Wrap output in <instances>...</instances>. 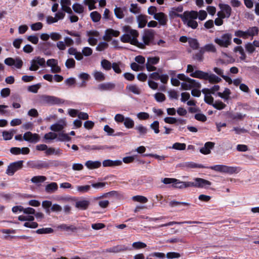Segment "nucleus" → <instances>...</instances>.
I'll return each mask as SVG.
<instances>
[{"mask_svg":"<svg viewBox=\"0 0 259 259\" xmlns=\"http://www.w3.org/2000/svg\"><path fill=\"white\" fill-rule=\"evenodd\" d=\"M186 72L191 73L190 76L192 77L208 80L210 83L212 84L219 83L222 80L220 77L213 73H208L199 70L194 72L193 66L190 64L187 65Z\"/></svg>","mask_w":259,"mask_h":259,"instance_id":"nucleus-1","label":"nucleus"},{"mask_svg":"<svg viewBox=\"0 0 259 259\" xmlns=\"http://www.w3.org/2000/svg\"><path fill=\"white\" fill-rule=\"evenodd\" d=\"M122 31L125 33L121 36L120 40L124 43H130L133 45L138 46L139 48H142L143 45L139 43L137 37L139 35L138 32L134 29H132L130 26L125 25L122 28Z\"/></svg>","mask_w":259,"mask_h":259,"instance_id":"nucleus-2","label":"nucleus"},{"mask_svg":"<svg viewBox=\"0 0 259 259\" xmlns=\"http://www.w3.org/2000/svg\"><path fill=\"white\" fill-rule=\"evenodd\" d=\"M184 24L188 27L195 29L197 28L198 24L196 19L198 16V12L195 11H185L183 15L179 16Z\"/></svg>","mask_w":259,"mask_h":259,"instance_id":"nucleus-3","label":"nucleus"},{"mask_svg":"<svg viewBox=\"0 0 259 259\" xmlns=\"http://www.w3.org/2000/svg\"><path fill=\"white\" fill-rule=\"evenodd\" d=\"M206 168H209L214 171L226 173L229 175L233 174H237L240 171V168L239 167L236 166H229L225 165H215L213 166H210L209 167H206Z\"/></svg>","mask_w":259,"mask_h":259,"instance_id":"nucleus-4","label":"nucleus"},{"mask_svg":"<svg viewBox=\"0 0 259 259\" xmlns=\"http://www.w3.org/2000/svg\"><path fill=\"white\" fill-rule=\"evenodd\" d=\"M232 35L230 33L223 34L220 37H217L214 42L222 48H228L232 44Z\"/></svg>","mask_w":259,"mask_h":259,"instance_id":"nucleus-5","label":"nucleus"},{"mask_svg":"<svg viewBox=\"0 0 259 259\" xmlns=\"http://www.w3.org/2000/svg\"><path fill=\"white\" fill-rule=\"evenodd\" d=\"M114 120L117 123H123L126 128H133L135 125L134 120L130 117H124L122 114H116L114 116Z\"/></svg>","mask_w":259,"mask_h":259,"instance_id":"nucleus-6","label":"nucleus"},{"mask_svg":"<svg viewBox=\"0 0 259 259\" xmlns=\"http://www.w3.org/2000/svg\"><path fill=\"white\" fill-rule=\"evenodd\" d=\"M211 185V183L210 181L199 178H195L193 182H190V187L206 188Z\"/></svg>","mask_w":259,"mask_h":259,"instance_id":"nucleus-7","label":"nucleus"},{"mask_svg":"<svg viewBox=\"0 0 259 259\" xmlns=\"http://www.w3.org/2000/svg\"><path fill=\"white\" fill-rule=\"evenodd\" d=\"M160 60L159 57H148L147 62L145 64L146 69L149 72L154 71L157 70V68L154 66L157 64Z\"/></svg>","mask_w":259,"mask_h":259,"instance_id":"nucleus-8","label":"nucleus"},{"mask_svg":"<svg viewBox=\"0 0 259 259\" xmlns=\"http://www.w3.org/2000/svg\"><path fill=\"white\" fill-rule=\"evenodd\" d=\"M23 164V160H19L10 163L8 166L6 173L9 176H13L16 171L22 168Z\"/></svg>","mask_w":259,"mask_h":259,"instance_id":"nucleus-9","label":"nucleus"},{"mask_svg":"<svg viewBox=\"0 0 259 259\" xmlns=\"http://www.w3.org/2000/svg\"><path fill=\"white\" fill-rule=\"evenodd\" d=\"M45 63L46 61L44 58L40 57H35L31 61V65L29 69L31 71H36L38 69L39 66L44 67Z\"/></svg>","mask_w":259,"mask_h":259,"instance_id":"nucleus-10","label":"nucleus"},{"mask_svg":"<svg viewBox=\"0 0 259 259\" xmlns=\"http://www.w3.org/2000/svg\"><path fill=\"white\" fill-rule=\"evenodd\" d=\"M221 11H219L217 15L222 16V17L228 18L230 17L232 13L231 7L227 4H220L219 5Z\"/></svg>","mask_w":259,"mask_h":259,"instance_id":"nucleus-11","label":"nucleus"},{"mask_svg":"<svg viewBox=\"0 0 259 259\" xmlns=\"http://www.w3.org/2000/svg\"><path fill=\"white\" fill-rule=\"evenodd\" d=\"M4 63L9 66H14L16 68L20 69L23 65L22 60L18 57L16 58H7L4 60Z\"/></svg>","mask_w":259,"mask_h":259,"instance_id":"nucleus-12","label":"nucleus"},{"mask_svg":"<svg viewBox=\"0 0 259 259\" xmlns=\"http://www.w3.org/2000/svg\"><path fill=\"white\" fill-rule=\"evenodd\" d=\"M41 100L44 103L50 105L60 104L64 102L62 99L59 98L47 95L42 96L41 97Z\"/></svg>","mask_w":259,"mask_h":259,"instance_id":"nucleus-13","label":"nucleus"},{"mask_svg":"<svg viewBox=\"0 0 259 259\" xmlns=\"http://www.w3.org/2000/svg\"><path fill=\"white\" fill-rule=\"evenodd\" d=\"M88 36V41L91 46H95L98 42L99 33L96 30H90L87 32Z\"/></svg>","mask_w":259,"mask_h":259,"instance_id":"nucleus-14","label":"nucleus"},{"mask_svg":"<svg viewBox=\"0 0 259 259\" xmlns=\"http://www.w3.org/2000/svg\"><path fill=\"white\" fill-rule=\"evenodd\" d=\"M177 77L181 80H183L184 82L181 83V88L184 90H189L192 88V85L190 83V80L191 78L186 76L184 74H179Z\"/></svg>","mask_w":259,"mask_h":259,"instance_id":"nucleus-15","label":"nucleus"},{"mask_svg":"<svg viewBox=\"0 0 259 259\" xmlns=\"http://www.w3.org/2000/svg\"><path fill=\"white\" fill-rule=\"evenodd\" d=\"M154 36V31L153 30L149 29L144 31L142 36L144 45L142 44L144 48V45H149L150 42L153 39Z\"/></svg>","mask_w":259,"mask_h":259,"instance_id":"nucleus-16","label":"nucleus"},{"mask_svg":"<svg viewBox=\"0 0 259 259\" xmlns=\"http://www.w3.org/2000/svg\"><path fill=\"white\" fill-rule=\"evenodd\" d=\"M23 139L30 143H36L40 140V137L37 134H33L30 132H27L24 134Z\"/></svg>","mask_w":259,"mask_h":259,"instance_id":"nucleus-17","label":"nucleus"},{"mask_svg":"<svg viewBox=\"0 0 259 259\" xmlns=\"http://www.w3.org/2000/svg\"><path fill=\"white\" fill-rule=\"evenodd\" d=\"M27 165L31 168H35L37 169L48 168L49 166V164L47 162L40 160L37 161H28Z\"/></svg>","mask_w":259,"mask_h":259,"instance_id":"nucleus-18","label":"nucleus"},{"mask_svg":"<svg viewBox=\"0 0 259 259\" xmlns=\"http://www.w3.org/2000/svg\"><path fill=\"white\" fill-rule=\"evenodd\" d=\"M47 65L51 67L52 73H59L61 68L58 65V60L54 59H50L47 60Z\"/></svg>","mask_w":259,"mask_h":259,"instance_id":"nucleus-19","label":"nucleus"},{"mask_svg":"<svg viewBox=\"0 0 259 259\" xmlns=\"http://www.w3.org/2000/svg\"><path fill=\"white\" fill-rule=\"evenodd\" d=\"M120 34V31L114 30L111 28L107 29L105 31V34L103 37L105 40L109 41L111 40L112 37H118Z\"/></svg>","mask_w":259,"mask_h":259,"instance_id":"nucleus-20","label":"nucleus"},{"mask_svg":"<svg viewBox=\"0 0 259 259\" xmlns=\"http://www.w3.org/2000/svg\"><path fill=\"white\" fill-rule=\"evenodd\" d=\"M128 250H130L128 246L123 244H120L107 249L106 251L108 252L118 253Z\"/></svg>","mask_w":259,"mask_h":259,"instance_id":"nucleus-21","label":"nucleus"},{"mask_svg":"<svg viewBox=\"0 0 259 259\" xmlns=\"http://www.w3.org/2000/svg\"><path fill=\"white\" fill-rule=\"evenodd\" d=\"M66 122L64 119L59 120L57 123L52 124L50 126V130L52 131L58 132L62 131L66 126Z\"/></svg>","mask_w":259,"mask_h":259,"instance_id":"nucleus-22","label":"nucleus"},{"mask_svg":"<svg viewBox=\"0 0 259 259\" xmlns=\"http://www.w3.org/2000/svg\"><path fill=\"white\" fill-rule=\"evenodd\" d=\"M139 137H145L148 133V128L142 124L137 125L135 127Z\"/></svg>","mask_w":259,"mask_h":259,"instance_id":"nucleus-23","label":"nucleus"},{"mask_svg":"<svg viewBox=\"0 0 259 259\" xmlns=\"http://www.w3.org/2000/svg\"><path fill=\"white\" fill-rule=\"evenodd\" d=\"M115 85L112 82H105L99 84L97 89L100 91H110L115 88Z\"/></svg>","mask_w":259,"mask_h":259,"instance_id":"nucleus-24","label":"nucleus"},{"mask_svg":"<svg viewBox=\"0 0 259 259\" xmlns=\"http://www.w3.org/2000/svg\"><path fill=\"white\" fill-rule=\"evenodd\" d=\"M214 146V143L211 142H207L205 143L204 147L200 149V152L203 154H209Z\"/></svg>","mask_w":259,"mask_h":259,"instance_id":"nucleus-25","label":"nucleus"},{"mask_svg":"<svg viewBox=\"0 0 259 259\" xmlns=\"http://www.w3.org/2000/svg\"><path fill=\"white\" fill-rule=\"evenodd\" d=\"M154 18L158 21L159 24L161 25H165L167 22V16L162 12L158 13L155 14Z\"/></svg>","mask_w":259,"mask_h":259,"instance_id":"nucleus-26","label":"nucleus"},{"mask_svg":"<svg viewBox=\"0 0 259 259\" xmlns=\"http://www.w3.org/2000/svg\"><path fill=\"white\" fill-rule=\"evenodd\" d=\"M122 164V161L119 160H112L110 159H106L103 161V165L104 167H113L119 166Z\"/></svg>","mask_w":259,"mask_h":259,"instance_id":"nucleus-27","label":"nucleus"},{"mask_svg":"<svg viewBox=\"0 0 259 259\" xmlns=\"http://www.w3.org/2000/svg\"><path fill=\"white\" fill-rule=\"evenodd\" d=\"M65 32L67 34L76 37L75 40L76 45H79L81 44L82 40H81V35L79 32H76L75 31H70L68 30H65Z\"/></svg>","mask_w":259,"mask_h":259,"instance_id":"nucleus-28","label":"nucleus"},{"mask_svg":"<svg viewBox=\"0 0 259 259\" xmlns=\"http://www.w3.org/2000/svg\"><path fill=\"white\" fill-rule=\"evenodd\" d=\"M90 204V202L89 200L82 199L75 202V207L81 210H85L88 208Z\"/></svg>","mask_w":259,"mask_h":259,"instance_id":"nucleus-29","label":"nucleus"},{"mask_svg":"<svg viewBox=\"0 0 259 259\" xmlns=\"http://www.w3.org/2000/svg\"><path fill=\"white\" fill-rule=\"evenodd\" d=\"M201 52L202 53H204L205 52L215 53L217 52V48L213 44H208L201 48Z\"/></svg>","mask_w":259,"mask_h":259,"instance_id":"nucleus-30","label":"nucleus"},{"mask_svg":"<svg viewBox=\"0 0 259 259\" xmlns=\"http://www.w3.org/2000/svg\"><path fill=\"white\" fill-rule=\"evenodd\" d=\"M85 166L90 169H96L101 166V163L100 161L88 160L85 163Z\"/></svg>","mask_w":259,"mask_h":259,"instance_id":"nucleus-31","label":"nucleus"},{"mask_svg":"<svg viewBox=\"0 0 259 259\" xmlns=\"http://www.w3.org/2000/svg\"><path fill=\"white\" fill-rule=\"evenodd\" d=\"M182 223H187V224H194V223H196V224L200 223V222H192V221H186V222H175V221H172V222H168L167 223H166V224H162V225H159L158 226H157V227L156 226L153 227L152 228L153 229H157V228H159L160 227L170 226H172V225H175V224H182Z\"/></svg>","mask_w":259,"mask_h":259,"instance_id":"nucleus-32","label":"nucleus"},{"mask_svg":"<svg viewBox=\"0 0 259 259\" xmlns=\"http://www.w3.org/2000/svg\"><path fill=\"white\" fill-rule=\"evenodd\" d=\"M172 186L180 189L190 187V182H182L176 179V181L174 182Z\"/></svg>","mask_w":259,"mask_h":259,"instance_id":"nucleus-33","label":"nucleus"},{"mask_svg":"<svg viewBox=\"0 0 259 259\" xmlns=\"http://www.w3.org/2000/svg\"><path fill=\"white\" fill-rule=\"evenodd\" d=\"M58 184L55 182H52L45 187V191L47 193L51 194L58 190Z\"/></svg>","mask_w":259,"mask_h":259,"instance_id":"nucleus-34","label":"nucleus"},{"mask_svg":"<svg viewBox=\"0 0 259 259\" xmlns=\"http://www.w3.org/2000/svg\"><path fill=\"white\" fill-rule=\"evenodd\" d=\"M47 156L51 155H60L62 154V151L59 148L55 149L53 147H47L46 151H45Z\"/></svg>","mask_w":259,"mask_h":259,"instance_id":"nucleus-35","label":"nucleus"},{"mask_svg":"<svg viewBox=\"0 0 259 259\" xmlns=\"http://www.w3.org/2000/svg\"><path fill=\"white\" fill-rule=\"evenodd\" d=\"M95 79L98 81H102L105 79V74L100 71L95 70L93 73Z\"/></svg>","mask_w":259,"mask_h":259,"instance_id":"nucleus-36","label":"nucleus"},{"mask_svg":"<svg viewBox=\"0 0 259 259\" xmlns=\"http://www.w3.org/2000/svg\"><path fill=\"white\" fill-rule=\"evenodd\" d=\"M137 21L138 22V26L140 28L144 27L147 23L146 17L143 15H140L137 17Z\"/></svg>","mask_w":259,"mask_h":259,"instance_id":"nucleus-37","label":"nucleus"},{"mask_svg":"<svg viewBox=\"0 0 259 259\" xmlns=\"http://www.w3.org/2000/svg\"><path fill=\"white\" fill-rule=\"evenodd\" d=\"M97 2V0H83V4L88 6L90 11L96 9L95 4Z\"/></svg>","mask_w":259,"mask_h":259,"instance_id":"nucleus-38","label":"nucleus"},{"mask_svg":"<svg viewBox=\"0 0 259 259\" xmlns=\"http://www.w3.org/2000/svg\"><path fill=\"white\" fill-rule=\"evenodd\" d=\"M126 89L136 95H139L141 94V90L136 84H130L127 85L126 86Z\"/></svg>","mask_w":259,"mask_h":259,"instance_id":"nucleus-39","label":"nucleus"},{"mask_svg":"<svg viewBox=\"0 0 259 259\" xmlns=\"http://www.w3.org/2000/svg\"><path fill=\"white\" fill-rule=\"evenodd\" d=\"M231 94L230 90L228 88H226L223 93L218 92L217 95L219 97L225 100H227L229 98V96Z\"/></svg>","mask_w":259,"mask_h":259,"instance_id":"nucleus-40","label":"nucleus"},{"mask_svg":"<svg viewBox=\"0 0 259 259\" xmlns=\"http://www.w3.org/2000/svg\"><path fill=\"white\" fill-rule=\"evenodd\" d=\"M235 35L237 37H242L244 39H247L249 37H250L248 34V30L245 31L242 30H237L235 32Z\"/></svg>","mask_w":259,"mask_h":259,"instance_id":"nucleus-41","label":"nucleus"},{"mask_svg":"<svg viewBox=\"0 0 259 259\" xmlns=\"http://www.w3.org/2000/svg\"><path fill=\"white\" fill-rule=\"evenodd\" d=\"M184 166L187 168H206V166L202 164H197L193 162H185L184 164Z\"/></svg>","mask_w":259,"mask_h":259,"instance_id":"nucleus-42","label":"nucleus"},{"mask_svg":"<svg viewBox=\"0 0 259 259\" xmlns=\"http://www.w3.org/2000/svg\"><path fill=\"white\" fill-rule=\"evenodd\" d=\"M112 65V64L106 59H103L101 62V65L102 67L106 71H108L111 69Z\"/></svg>","mask_w":259,"mask_h":259,"instance_id":"nucleus-43","label":"nucleus"},{"mask_svg":"<svg viewBox=\"0 0 259 259\" xmlns=\"http://www.w3.org/2000/svg\"><path fill=\"white\" fill-rule=\"evenodd\" d=\"M71 140V138L67 134L60 133L58 134L57 141L64 142L69 141Z\"/></svg>","mask_w":259,"mask_h":259,"instance_id":"nucleus-44","label":"nucleus"},{"mask_svg":"<svg viewBox=\"0 0 259 259\" xmlns=\"http://www.w3.org/2000/svg\"><path fill=\"white\" fill-rule=\"evenodd\" d=\"M169 205L171 207H174L179 205L189 206L190 205V203L185 202H179L176 200H172L169 202Z\"/></svg>","mask_w":259,"mask_h":259,"instance_id":"nucleus-45","label":"nucleus"},{"mask_svg":"<svg viewBox=\"0 0 259 259\" xmlns=\"http://www.w3.org/2000/svg\"><path fill=\"white\" fill-rule=\"evenodd\" d=\"M234 51L235 52H239V54H240L241 56L240 57V59L241 60L244 61L246 59V55L244 52V50L241 46H237L234 48Z\"/></svg>","mask_w":259,"mask_h":259,"instance_id":"nucleus-46","label":"nucleus"},{"mask_svg":"<svg viewBox=\"0 0 259 259\" xmlns=\"http://www.w3.org/2000/svg\"><path fill=\"white\" fill-rule=\"evenodd\" d=\"M47 180L46 177L43 176H34L32 177L31 179V181L35 184H37L39 183H42L45 182Z\"/></svg>","mask_w":259,"mask_h":259,"instance_id":"nucleus-47","label":"nucleus"},{"mask_svg":"<svg viewBox=\"0 0 259 259\" xmlns=\"http://www.w3.org/2000/svg\"><path fill=\"white\" fill-rule=\"evenodd\" d=\"M76 190L77 192L80 193H85L89 192L91 189V186L84 185V186H76Z\"/></svg>","mask_w":259,"mask_h":259,"instance_id":"nucleus-48","label":"nucleus"},{"mask_svg":"<svg viewBox=\"0 0 259 259\" xmlns=\"http://www.w3.org/2000/svg\"><path fill=\"white\" fill-rule=\"evenodd\" d=\"M72 9L75 12L78 14H81L84 11L83 7L78 3L74 4L72 6Z\"/></svg>","mask_w":259,"mask_h":259,"instance_id":"nucleus-49","label":"nucleus"},{"mask_svg":"<svg viewBox=\"0 0 259 259\" xmlns=\"http://www.w3.org/2000/svg\"><path fill=\"white\" fill-rule=\"evenodd\" d=\"M90 17L94 22H99L101 18V15L97 11H94L91 13Z\"/></svg>","mask_w":259,"mask_h":259,"instance_id":"nucleus-50","label":"nucleus"},{"mask_svg":"<svg viewBox=\"0 0 259 259\" xmlns=\"http://www.w3.org/2000/svg\"><path fill=\"white\" fill-rule=\"evenodd\" d=\"M131 69L135 71H142L145 68L144 65H140L137 63L134 62L131 64Z\"/></svg>","mask_w":259,"mask_h":259,"instance_id":"nucleus-51","label":"nucleus"},{"mask_svg":"<svg viewBox=\"0 0 259 259\" xmlns=\"http://www.w3.org/2000/svg\"><path fill=\"white\" fill-rule=\"evenodd\" d=\"M214 108L218 109V110H222L224 109L226 105L225 104H224L223 102L220 100H217L215 101L214 103H213V105H212Z\"/></svg>","mask_w":259,"mask_h":259,"instance_id":"nucleus-52","label":"nucleus"},{"mask_svg":"<svg viewBox=\"0 0 259 259\" xmlns=\"http://www.w3.org/2000/svg\"><path fill=\"white\" fill-rule=\"evenodd\" d=\"M130 11L134 14H138L140 13L141 9L137 4H132L130 6Z\"/></svg>","mask_w":259,"mask_h":259,"instance_id":"nucleus-53","label":"nucleus"},{"mask_svg":"<svg viewBox=\"0 0 259 259\" xmlns=\"http://www.w3.org/2000/svg\"><path fill=\"white\" fill-rule=\"evenodd\" d=\"M59 228L62 230H66L67 231H71V232H75L77 230V228L74 226H72V225L67 226V225H65V224L61 225L59 226Z\"/></svg>","mask_w":259,"mask_h":259,"instance_id":"nucleus-54","label":"nucleus"},{"mask_svg":"<svg viewBox=\"0 0 259 259\" xmlns=\"http://www.w3.org/2000/svg\"><path fill=\"white\" fill-rule=\"evenodd\" d=\"M188 42L190 46L194 50L198 49L199 44L197 39L194 38H189L188 39Z\"/></svg>","mask_w":259,"mask_h":259,"instance_id":"nucleus-55","label":"nucleus"},{"mask_svg":"<svg viewBox=\"0 0 259 259\" xmlns=\"http://www.w3.org/2000/svg\"><path fill=\"white\" fill-rule=\"evenodd\" d=\"M132 200L141 203H146L148 201L146 197L141 195L134 196L132 197Z\"/></svg>","mask_w":259,"mask_h":259,"instance_id":"nucleus-56","label":"nucleus"},{"mask_svg":"<svg viewBox=\"0 0 259 259\" xmlns=\"http://www.w3.org/2000/svg\"><path fill=\"white\" fill-rule=\"evenodd\" d=\"M247 30L248 31L249 35L251 37L257 35L259 31L258 28L255 26L249 27Z\"/></svg>","mask_w":259,"mask_h":259,"instance_id":"nucleus-57","label":"nucleus"},{"mask_svg":"<svg viewBox=\"0 0 259 259\" xmlns=\"http://www.w3.org/2000/svg\"><path fill=\"white\" fill-rule=\"evenodd\" d=\"M58 134L53 132H49L44 135V139L46 140L57 139Z\"/></svg>","mask_w":259,"mask_h":259,"instance_id":"nucleus-58","label":"nucleus"},{"mask_svg":"<svg viewBox=\"0 0 259 259\" xmlns=\"http://www.w3.org/2000/svg\"><path fill=\"white\" fill-rule=\"evenodd\" d=\"M36 232L39 234H50L53 232V229L51 228H41L37 229Z\"/></svg>","mask_w":259,"mask_h":259,"instance_id":"nucleus-59","label":"nucleus"},{"mask_svg":"<svg viewBox=\"0 0 259 259\" xmlns=\"http://www.w3.org/2000/svg\"><path fill=\"white\" fill-rule=\"evenodd\" d=\"M14 135V132L13 131H4L2 133L3 139L5 140H11Z\"/></svg>","mask_w":259,"mask_h":259,"instance_id":"nucleus-60","label":"nucleus"},{"mask_svg":"<svg viewBox=\"0 0 259 259\" xmlns=\"http://www.w3.org/2000/svg\"><path fill=\"white\" fill-rule=\"evenodd\" d=\"M186 145L185 143H175L172 145V148L178 150H184L186 149Z\"/></svg>","mask_w":259,"mask_h":259,"instance_id":"nucleus-61","label":"nucleus"},{"mask_svg":"<svg viewBox=\"0 0 259 259\" xmlns=\"http://www.w3.org/2000/svg\"><path fill=\"white\" fill-rule=\"evenodd\" d=\"M150 128L153 130L155 134L159 133V123L158 121H154L150 125Z\"/></svg>","mask_w":259,"mask_h":259,"instance_id":"nucleus-62","label":"nucleus"},{"mask_svg":"<svg viewBox=\"0 0 259 259\" xmlns=\"http://www.w3.org/2000/svg\"><path fill=\"white\" fill-rule=\"evenodd\" d=\"M114 13L116 17L118 19H122L124 17L123 12L119 7H116L114 9Z\"/></svg>","mask_w":259,"mask_h":259,"instance_id":"nucleus-63","label":"nucleus"},{"mask_svg":"<svg viewBox=\"0 0 259 259\" xmlns=\"http://www.w3.org/2000/svg\"><path fill=\"white\" fill-rule=\"evenodd\" d=\"M75 65V61L73 58L68 59L65 62V66L68 69L74 68Z\"/></svg>","mask_w":259,"mask_h":259,"instance_id":"nucleus-64","label":"nucleus"}]
</instances>
